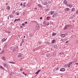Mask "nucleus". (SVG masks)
Instances as JSON below:
<instances>
[{
  "label": "nucleus",
  "instance_id": "obj_1",
  "mask_svg": "<svg viewBox=\"0 0 78 78\" xmlns=\"http://www.w3.org/2000/svg\"><path fill=\"white\" fill-rule=\"evenodd\" d=\"M69 27L70 25H67L64 27L63 28V30H68V29L69 28Z\"/></svg>",
  "mask_w": 78,
  "mask_h": 78
},
{
  "label": "nucleus",
  "instance_id": "obj_2",
  "mask_svg": "<svg viewBox=\"0 0 78 78\" xmlns=\"http://www.w3.org/2000/svg\"><path fill=\"white\" fill-rule=\"evenodd\" d=\"M36 29L37 30H38L40 29V26L39 24H37L36 26Z\"/></svg>",
  "mask_w": 78,
  "mask_h": 78
},
{
  "label": "nucleus",
  "instance_id": "obj_3",
  "mask_svg": "<svg viewBox=\"0 0 78 78\" xmlns=\"http://www.w3.org/2000/svg\"><path fill=\"white\" fill-rule=\"evenodd\" d=\"M46 56L48 58H50L51 56V54L48 53L46 54Z\"/></svg>",
  "mask_w": 78,
  "mask_h": 78
},
{
  "label": "nucleus",
  "instance_id": "obj_4",
  "mask_svg": "<svg viewBox=\"0 0 78 78\" xmlns=\"http://www.w3.org/2000/svg\"><path fill=\"white\" fill-rule=\"evenodd\" d=\"M67 6H68L69 8H72L73 6V5L72 4H67Z\"/></svg>",
  "mask_w": 78,
  "mask_h": 78
},
{
  "label": "nucleus",
  "instance_id": "obj_5",
  "mask_svg": "<svg viewBox=\"0 0 78 78\" xmlns=\"http://www.w3.org/2000/svg\"><path fill=\"white\" fill-rule=\"evenodd\" d=\"M60 71H61V72H64L65 71V68H62L61 69Z\"/></svg>",
  "mask_w": 78,
  "mask_h": 78
},
{
  "label": "nucleus",
  "instance_id": "obj_6",
  "mask_svg": "<svg viewBox=\"0 0 78 78\" xmlns=\"http://www.w3.org/2000/svg\"><path fill=\"white\" fill-rule=\"evenodd\" d=\"M42 3L43 4V5H46L48 4V3L46 2H42Z\"/></svg>",
  "mask_w": 78,
  "mask_h": 78
},
{
  "label": "nucleus",
  "instance_id": "obj_7",
  "mask_svg": "<svg viewBox=\"0 0 78 78\" xmlns=\"http://www.w3.org/2000/svg\"><path fill=\"white\" fill-rule=\"evenodd\" d=\"M57 14V13L55 12L53 15H52V17H56V15Z\"/></svg>",
  "mask_w": 78,
  "mask_h": 78
},
{
  "label": "nucleus",
  "instance_id": "obj_8",
  "mask_svg": "<svg viewBox=\"0 0 78 78\" xmlns=\"http://www.w3.org/2000/svg\"><path fill=\"white\" fill-rule=\"evenodd\" d=\"M60 36H61V37H66V36H65V35H64V34H61Z\"/></svg>",
  "mask_w": 78,
  "mask_h": 78
},
{
  "label": "nucleus",
  "instance_id": "obj_9",
  "mask_svg": "<svg viewBox=\"0 0 78 78\" xmlns=\"http://www.w3.org/2000/svg\"><path fill=\"white\" fill-rule=\"evenodd\" d=\"M30 36L31 37H34V34H30Z\"/></svg>",
  "mask_w": 78,
  "mask_h": 78
},
{
  "label": "nucleus",
  "instance_id": "obj_10",
  "mask_svg": "<svg viewBox=\"0 0 78 78\" xmlns=\"http://www.w3.org/2000/svg\"><path fill=\"white\" fill-rule=\"evenodd\" d=\"M50 13L51 15H53V14L55 13V11H51L50 12Z\"/></svg>",
  "mask_w": 78,
  "mask_h": 78
},
{
  "label": "nucleus",
  "instance_id": "obj_11",
  "mask_svg": "<svg viewBox=\"0 0 78 78\" xmlns=\"http://www.w3.org/2000/svg\"><path fill=\"white\" fill-rule=\"evenodd\" d=\"M67 1L65 0L64 1H63V3H64V4L66 5H67Z\"/></svg>",
  "mask_w": 78,
  "mask_h": 78
},
{
  "label": "nucleus",
  "instance_id": "obj_12",
  "mask_svg": "<svg viewBox=\"0 0 78 78\" xmlns=\"http://www.w3.org/2000/svg\"><path fill=\"white\" fill-rule=\"evenodd\" d=\"M55 42H56V40H52L51 43H52V44H54V43H55Z\"/></svg>",
  "mask_w": 78,
  "mask_h": 78
},
{
  "label": "nucleus",
  "instance_id": "obj_13",
  "mask_svg": "<svg viewBox=\"0 0 78 78\" xmlns=\"http://www.w3.org/2000/svg\"><path fill=\"white\" fill-rule=\"evenodd\" d=\"M1 58L3 59V61H6V59L4 57H1Z\"/></svg>",
  "mask_w": 78,
  "mask_h": 78
},
{
  "label": "nucleus",
  "instance_id": "obj_14",
  "mask_svg": "<svg viewBox=\"0 0 78 78\" xmlns=\"http://www.w3.org/2000/svg\"><path fill=\"white\" fill-rule=\"evenodd\" d=\"M5 32H6V33H11V31H9L7 30H5Z\"/></svg>",
  "mask_w": 78,
  "mask_h": 78
},
{
  "label": "nucleus",
  "instance_id": "obj_15",
  "mask_svg": "<svg viewBox=\"0 0 78 78\" xmlns=\"http://www.w3.org/2000/svg\"><path fill=\"white\" fill-rule=\"evenodd\" d=\"M53 56H56V52H54L53 53Z\"/></svg>",
  "mask_w": 78,
  "mask_h": 78
},
{
  "label": "nucleus",
  "instance_id": "obj_16",
  "mask_svg": "<svg viewBox=\"0 0 78 78\" xmlns=\"http://www.w3.org/2000/svg\"><path fill=\"white\" fill-rule=\"evenodd\" d=\"M56 34V33L55 32H53L52 33V35L53 36H55Z\"/></svg>",
  "mask_w": 78,
  "mask_h": 78
},
{
  "label": "nucleus",
  "instance_id": "obj_17",
  "mask_svg": "<svg viewBox=\"0 0 78 78\" xmlns=\"http://www.w3.org/2000/svg\"><path fill=\"white\" fill-rule=\"evenodd\" d=\"M69 9H70L69 8H66L65 9V11H69Z\"/></svg>",
  "mask_w": 78,
  "mask_h": 78
},
{
  "label": "nucleus",
  "instance_id": "obj_18",
  "mask_svg": "<svg viewBox=\"0 0 78 78\" xmlns=\"http://www.w3.org/2000/svg\"><path fill=\"white\" fill-rule=\"evenodd\" d=\"M9 16L10 17V18H13V16L12 15H10Z\"/></svg>",
  "mask_w": 78,
  "mask_h": 78
},
{
  "label": "nucleus",
  "instance_id": "obj_19",
  "mask_svg": "<svg viewBox=\"0 0 78 78\" xmlns=\"http://www.w3.org/2000/svg\"><path fill=\"white\" fill-rule=\"evenodd\" d=\"M7 39V38H6V39H5V38H3L2 39V41L3 42H4V41H6Z\"/></svg>",
  "mask_w": 78,
  "mask_h": 78
},
{
  "label": "nucleus",
  "instance_id": "obj_20",
  "mask_svg": "<svg viewBox=\"0 0 78 78\" xmlns=\"http://www.w3.org/2000/svg\"><path fill=\"white\" fill-rule=\"evenodd\" d=\"M50 16H48L47 18H46V19H47V20H50Z\"/></svg>",
  "mask_w": 78,
  "mask_h": 78
},
{
  "label": "nucleus",
  "instance_id": "obj_21",
  "mask_svg": "<svg viewBox=\"0 0 78 78\" xmlns=\"http://www.w3.org/2000/svg\"><path fill=\"white\" fill-rule=\"evenodd\" d=\"M39 72H41V70H38L37 72L36 73V74H39Z\"/></svg>",
  "mask_w": 78,
  "mask_h": 78
},
{
  "label": "nucleus",
  "instance_id": "obj_22",
  "mask_svg": "<svg viewBox=\"0 0 78 78\" xmlns=\"http://www.w3.org/2000/svg\"><path fill=\"white\" fill-rule=\"evenodd\" d=\"M75 11V8H73L72 9V11L73 12Z\"/></svg>",
  "mask_w": 78,
  "mask_h": 78
},
{
  "label": "nucleus",
  "instance_id": "obj_23",
  "mask_svg": "<svg viewBox=\"0 0 78 78\" xmlns=\"http://www.w3.org/2000/svg\"><path fill=\"white\" fill-rule=\"evenodd\" d=\"M0 69H3V70H4V69H5L4 68H3V67L1 66H0Z\"/></svg>",
  "mask_w": 78,
  "mask_h": 78
},
{
  "label": "nucleus",
  "instance_id": "obj_24",
  "mask_svg": "<svg viewBox=\"0 0 78 78\" xmlns=\"http://www.w3.org/2000/svg\"><path fill=\"white\" fill-rule=\"evenodd\" d=\"M21 56H22L21 55H17L18 58H20Z\"/></svg>",
  "mask_w": 78,
  "mask_h": 78
},
{
  "label": "nucleus",
  "instance_id": "obj_25",
  "mask_svg": "<svg viewBox=\"0 0 78 78\" xmlns=\"http://www.w3.org/2000/svg\"><path fill=\"white\" fill-rule=\"evenodd\" d=\"M25 42V40H24V39H23L22 41V42L21 43H23V42Z\"/></svg>",
  "mask_w": 78,
  "mask_h": 78
},
{
  "label": "nucleus",
  "instance_id": "obj_26",
  "mask_svg": "<svg viewBox=\"0 0 78 78\" xmlns=\"http://www.w3.org/2000/svg\"><path fill=\"white\" fill-rule=\"evenodd\" d=\"M9 63H11V64H15V62H9Z\"/></svg>",
  "mask_w": 78,
  "mask_h": 78
},
{
  "label": "nucleus",
  "instance_id": "obj_27",
  "mask_svg": "<svg viewBox=\"0 0 78 78\" xmlns=\"http://www.w3.org/2000/svg\"><path fill=\"white\" fill-rule=\"evenodd\" d=\"M46 25H47V26H48L49 25V24H50V23H49V22H48L47 23H46Z\"/></svg>",
  "mask_w": 78,
  "mask_h": 78
},
{
  "label": "nucleus",
  "instance_id": "obj_28",
  "mask_svg": "<svg viewBox=\"0 0 78 78\" xmlns=\"http://www.w3.org/2000/svg\"><path fill=\"white\" fill-rule=\"evenodd\" d=\"M37 43H38V44H42V42L39 41V42H38Z\"/></svg>",
  "mask_w": 78,
  "mask_h": 78
},
{
  "label": "nucleus",
  "instance_id": "obj_29",
  "mask_svg": "<svg viewBox=\"0 0 78 78\" xmlns=\"http://www.w3.org/2000/svg\"><path fill=\"white\" fill-rule=\"evenodd\" d=\"M50 6V5L49 4H48L47 5H46V7H47L48 8Z\"/></svg>",
  "mask_w": 78,
  "mask_h": 78
},
{
  "label": "nucleus",
  "instance_id": "obj_30",
  "mask_svg": "<svg viewBox=\"0 0 78 78\" xmlns=\"http://www.w3.org/2000/svg\"><path fill=\"white\" fill-rule=\"evenodd\" d=\"M5 53V51H2L1 52V53L2 54H3Z\"/></svg>",
  "mask_w": 78,
  "mask_h": 78
},
{
  "label": "nucleus",
  "instance_id": "obj_31",
  "mask_svg": "<svg viewBox=\"0 0 78 78\" xmlns=\"http://www.w3.org/2000/svg\"><path fill=\"white\" fill-rule=\"evenodd\" d=\"M48 3L49 4H51V1H48Z\"/></svg>",
  "mask_w": 78,
  "mask_h": 78
},
{
  "label": "nucleus",
  "instance_id": "obj_32",
  "mask_svg": "<svg viewBox=\"0 0 78 78\" xmlns=\"http://www.w3.org/2000/svg\"><path fill=\"white\" fill-rule=\"evenodd\" d=\"M20 19H16V21H18V22H19V20H20Z\"/></svg>",
  "mask_w": 78,
  "mask_h": 78
},
{
  "label": "nucleus",
  "instance_id": "obj_33",
  "mask_svg": "<svg viewBox=\"0 0 78 78\" xmlns=\"http://www.w3.org/2000/svg\"><path fill=\"white\" fill-rule=\"evenodd\" d=\"M38 6H39V7H41V6H42V5H41L39 4L38 5Z\"/></svg>",
  "mask_w": 78,
  "mask_h": 78
},
{
  "label": "nucleus",
  "instance_id": "obj_34",
  "mask_svg": "<svg viewBox=\"0 0 78 78\" xmlns=\"http://www.w3.org/2000/svg\"><path fill=\"white\" fill-rule=\"evenodd\" d=\"M10 6H7V9H10Z\"/></svg>",
  "mask_w": 78,
  "mask_h": 78
},
{
  "label": "nucleus",
  "instance_id": "obj_35",
  "mask_svg": "<svg viewBox=\"0 0 78 78\" xmlns=\"http://www.w3.org/2000/svg\"><path fill=\"white\" fill-rule=\"evenodd\" d=\"M16 15H17V16H19V15L20 14L19 13V12H16Z\"/></svg>",
  "mask_w": 78,
  "mask_h": 78
},
{
  "label": "nucleus",
  "instance_id": "obj_36",
  "mask_svg": "<svg viewBox=\"0 0 78 78\" xmlns=\"http://www.w3.org/2000/svg\"><path fill=\"white\" fill-rule=\"evenodd\" d=\"M4 66L5 67H6L7 66V65H6V63H4Z\"/></svg>",
  "mask_w": 78,
  "mask_h": 78
},
{
  "label": "nucleus",
  "instance_id": "obj_37",
  "mask_svg": "<svg viewBox=\"0 0 78 78\" xmlns=\"http://www.w3.org/2000/svg\"><path fill=\"white\" fill-rule=\"evenodd\" d=\"M15 12H16V11L15 10H13L12 12V13H13V14H15Z\"/></svg>",
  "mask_w": 78,
  "mask_h": 78
},
{
  "label": "nucleus",
  "instance_id": "obj_38",
  "mask_svg": "<svg viewBox=\"0 0 78 78\" xmlns=\"http://www.w3.org/2000/svg\"><path fill=\"white\" fill-rule=\"evenodd\" d=\"M32 22H35V23H37V21H32Z\"/></svg>",
  "mask_w": 78,
  "mask_h": 78
},
{
  "label": "nucleus",
  "instance_id": "obj_39",
  "mask_svg": "<svg viewBox=\"0 0 78 78\" xmlns=\"http://www.w3.org/2000/svg\"><path fill=\"white\" fill-rule=\"evenodd\" d=\"M43 23L44 25H45V24H46V23L44 21L43 22Z\"/></svg>",
  "mask_w": 78,
  "mask_h": 78
},
{
  "label": "nucleus",
  "instance_id": "obj_40",
  "mask_svg": "<svg viewBox=\"0 0 78 78\" xmlns=\"http://www.w3.org/2000/svg\"><path fill=\"white\" fill-rule=\"evenodd\" d=\"M22 25H23V26H25V23H23L22 24Z\"/></svg>",
  "mask_w": 78,
  "mask_h": 78
},
{
  "label": "nucleus",
  "instance_id": "obj_41",
  "mask_svg": "<svg viewBox=\"0 0 78 78\" xmlns=\"http://www.w3.org/2000/svg\"><path fill=\"white\" fill-rule=\"evenodd\" d=\"M64 35H65V36H66H66H67V35H68V34H64Z\"/></svg>",
  "mask_w": 78,
  "mask_h": 78
},
{
  "label": "nucleus",
  "instance_id": "obj_42",
  "mask_svg": "<svg viewBox=\"0 0 78 78\" xmlns=\"http://www.w3.org/2000/svg\"><path fill=\"white\" fill-rule=\"evenodd\" d=\"M76 14H78V9L76 12Z\"/></svg>",
  "mask_w": 78,
  "mask_h": 78
},
{
  "label": "nucleus",
  "instance_id": "obj_43",
  "mask_svg": "<svg viewBox=\"0 0 78 78\" xmlns=\"http://www.w3.org/2000/svg\"><path fill=\"white\" fill-rule=\"evenodd\" d=\"M74 16H73V15L72 16H71V18L72 19H73V18H74Z\"/></svg>",
  "mask_w": 78,
  "mask_h": 78
},
{
  "label": "nucleus",
  "instance_id": "obj_44",
  "mask_svg": "<svg viewBox=\"0 0 78 78\" xmlns=\"http://www.w3.org/2000/svg\"><path fill=\"white\" fill-rule=\"evenodd\" d=\"M54 46V47H55V48H57V46H56V45H55Z\"/></svg>",
  "mask_w": 78,
  "mask_h": 78
},
{
  "label": "nucleus",
  "instance_id": "obj_45",
  "mask_svg": "<svg viewBox=\"0 0 78 78\" xmlns=\"http://www.w3.org/2000/svg\"><path fill=\"white\" fill-rule=\"evenodd\" d=\"M22 70H23V68H22L20 69V71H22Z\"/></svg>",
  "mask_w": 78,
  "mask_h": 78
},
{
  "label": "nucleus",
  "instance_id": "obj_46",
  "mask_svg": "<svg viewBox=\"0 0 78 78\" xmlns=\"http://www.w3.org/2000/svg\"><path fill=\"white\" fill-rule=\"evenodd\" d=\"M23 44V43H21L20 44V46H22V44Z\"/></svg>",
  "mask_w": 78,
  "mask_h": 78
},
{
  "label": "nucleus",
  "instance_id": "obj_47",
  "mask_svg": "<svg viewBox=\"0 0 78 78\" xmlns=\"http://www.w3.org/2000/svg\"><path fill=\"white\" fill-rule=\"evenodd\" d=\"M69 66H70V65H71V64H70V63H69L68 64Z\"/></svg>",
  "mask_w": 78,
  "mask_h": 78
},
{
  "label": "nucleus",
  "instance_id": "obj_48",
  "mask_svg": "<svg viewBox=\"0 0 78 78\" xmlns=\"http://www.w3.org/2000/svg\"><path fill=\"white\" fill-rule=\"evenodd\" d=\"M49 9H46V10L47 11H48L49 10Z\"/></svg>",
  "mask_w": 78,
  "mask_h": 78
},
{
  "label": "nucleus",
  "instance_id": "obj_49",
  "mask_svg": "<svg viewBox=\"0 0 78 78\" xmlns=\"http://www.w3.org/2000/svg\"><path fill=\"white\" fill-rule=\"evenodd\" d=\"M59 69L58 68H56V70H58Z\"/></svg>",
  "mask_w": 78,
  "mask_h": 78
},
{
  "label": "nucleus",
  "instance_id": "obj_50",
  "mask_svg": "<svg viewBox=\"0 0 78 78\" xmlns=\"http://www.w3.org/2000/svg\"><path fill=\"white\" fill-rule=\"evenodd\" d=\"M23 6H26V5H25V3H24V4L23 5Z\"/></svg>",
  "mask_w": 78,
  "mask_h": 78
},
{
  "label": "nucleus",
  "instance_id": "obj_51",
  "mask_svg": "<svg viewBox=\"0 0 78 78\" xmlns=\"http://www.w3.org/2000/svg\"><path fill=\"white\" fill-rule=\"evenodd\" d=\"M4 47L5 48H6V45H5L4 46Z\"/></svg>",
  "mask_w": 78,
  "mask_h": 78
},
{
  "label": "nucleus",
  "instance_id": "obj_52",
  "mask_svg": "<svg viewBox=\"0 0 78 78\" xmlns=\"http://www.w3.org/2000/svg\"><path fill=\"white\" fill-rule=\"evenodd\" d=\"M69 63H70L71 64H72V63H73V62H70Z\"/></svg>",
  "mask_w": 78,
  "mask_h": 78
},
{
  "label": "nucleus",
  "instance_id": "obj_53",
  "mask_svg": "<svg viewBox=\"0 0 78 78\" xmlns=\"http://www.w3.org/2000/svg\"><path fill=\"white\" fill-rule=\"evenodd\" d=\"M59 39L60 41H62V39L60 38Z\"/></svg>",
  "mask_w": 78,
  "mask_h": 78
},
{
  "label": "nucleus",
  "instance_id": "obj_54",
  "mask_svg": "<svg viewBox=\"0 0 78 78\" xmlns=\"http://www.w3.org/2000/svg\"><path fill=\"white\" fill-rule=\"evenodd\" d=\"M47 44H50V43H49V42H48L47 43Z\"/></svg>",
  "mask_w": 78,
  "mask_h": 78
},
{
  "label": "nucleus",
  "instance_id": "obj_55",
  "mask_svg": "<svg viewBox=\"0 0 78 78\" xmlns=\"http://www.w3.org/2000/svg\"><path fill=\"white\" fill-rule=\"evenodd\" d=\"M42 17H41L40 18V20H42Z\"/></svg>",
  "mask_w": 78,
  "mask_h": 78
},
{
  "label": "nucleus",
  "instance_id": "obj_56",
  "mask_svg": "<svg viewBox=\"0 0 78 78\" xmlns=\"http://www.w3.org/2000/svg\"><path fill=\"white\" fill-rule=\"evenodd\" d=\"M36 9H37V8H34V10H36Z\"/></svg>",
  "mask_w": 78,
  "mask_h": 78
},
{
  "label": "nucleus",
  "instance_id": "obj_57",
  "mask_svg": "<svg viewBox=\"0 0 78 78\" xmlns=\"http://www.w3.org/2000/svg\"><path fill=\"white\" fill-rule=\"evenodd\" d=\"M69 65L68 64L67 65H66V67H68V66H69Z\"/></svg>",
  "mask_w": 78,
  "mask_h": 78
},
{
  "label": "nucleus",
  "instance_id": "obj_58",
  "mask_svg": "<svg viewBox=\"0 0 78 78\" xmlns=\"http://www.w3.org/2000/svg\"><path fill=\"white\" fill-rule=\"evenodd\" d=\"M12 74H14V72H11Z\"/></svg>",
  "mask_w": 78,
  "mask_h": 78
},
{
  "label": "nucleus",
  "instance_id": "obj_59",
  "mask_svg": "<svg viewBox=\"0 0 78 78\" xmlns=\"http://www.w3.org/2000/svg\"><path fill=\"white\" fill-rule=\"evenodd\" d=\"M16 21H17L16 20V19L15 20V21H14V22H16Z\"/></svg>",
  "mask_w": 78,
  "mask_h": 78
},
{
  "label": "nucleus",
  "instance_id": "obj_60",
  "mask_svg": "<svg viewBox=\"0 0 78 78\" xmlns=\"http://www.w3.org/2000/svg\"><path fill=\"white\" fill-rule=\"evenodd\" d=\"M20 28H22V27H23V26H20Z\"/></svg>",
  "mask_w": 78,
  "mask_h": 78
},
{
  "label": "nucleus",
  "instance_id": "obj_61",
  "mask_svg": "<svg viewBox=\"0 0 78 78\" xmlns=\"http://www.w3.org/2000/svg\"><path fill=\"white\" fill-rule=\"evenodd\" d=\"M22 3L21 2V4H20V6H22Z\"/></svg>",
  "mask_w": 78,
  "mask_h": 78
},
{
  "label": "nucleus",
  "instance_id": "obj_62",
  "mask_svg": "<svg viewBox=\"0 0 78 78\" xmlns=\"http://www.w3.org/2000/svg\"><path fill=\"white\" fill-rule=\"evenodd\" d=\"M70 67V66L69 65L68 67L69 68V67Z\"/></svg>",
  "mask_w": 78,
  "mask_h": 78
},
{
  "label": "nucleus",
  "instance_id": "obj_63",
  "mask_svg": "<svg viewBox=\"0 0 78 78\" xmlns=\"http://www.w3.org/2000/svg\"><path fill=\"white\" fill-rule=\"evenodd\" d=\"M69 42V41H68L66 42V43H68Z\"/></svg>",
  "mask_w": 78,
  "mask_h": 78
},
{
  "label": "nucleus",
  "instance_id": "obj_64",
  "mask_svg": "<svg viewBox=\"0 0 78 78\" xmlns=\"http://www.w3.org/2000/svg\"><path fill=\"white\" fill-rule=\"evenodd\" d=\"M23 74H24V75H25V73H24V72H23Z\"/></svg>",
  "mask_w": 78,
  "mask_h": 78
}]
</instances>
